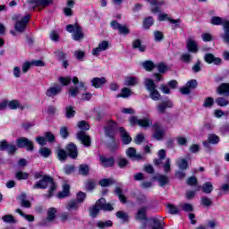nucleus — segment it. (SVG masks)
Listing matches in <instances>:
<instances>
[{"label":"nucleus","instance_id":"38","mask_svg":"<svg viewBox=\"0 0 229 229\" xmlns=\"http://www.w3.org/2000/svg\"><path fill=\"white\" fill-rule=\"evenodd\" d=\"M137 83H139V78L137 77H127L125 79V85L127 87L137 85Z\"/></svg>","mask_w":229,"mask_h":229},{"label":"nucleus","instance_id":"45","mask_svg":"<svg viewBox=\"0 0 229 229\" xmlns=\"http://www.w3.org/2000/svg\"><path fill=\"white\" fill-rule=\"evenodd\" d=\"M216 105H218V106H228L229 100H228V98L220 97L216 99Z\"/></svg>","mask_w":229,"mask_h":229},{"label":"nucleus","instance_id":"29","mask_svg":"<svg viewBox=\"0 0 229 229\" xmlns=\"http://www.w3.org/2000/svg\"><path fill=\"white\" fill-rule=\"evenodd\" d=\"M155 179L159 182L160 187H165L169 183V177L166 175L159 174L156 175Z\"/></svg>","mask_w":229,"mask_h":229},{"label":"nucleus","instance_id":"6","mask_svg":"<svg viewBox=\"0 0 229 229\" xmlns=\"http://www.w3.org/2000/svg\"><path fill=\"white\" fill-rule=\"evenodd\" d=\"M111 28L117 30L120 35H130V29L126 25H123L117 21H113L110 22Z\"/></svg>","mask_w":229,"mask_h":229},{"label":"nucleus","instance_id":"32","mask_svg":"<svg viewBox=\"0 0 229 229\" xmlns=\"http://www.w3.org/2000/svg\"><path fill=\"white\" fill-rule=\"evenodd\" d=\"M96 225L98 226V228L100 229L110 228L114 226V222H112L111 220L98 221L96 223Z\"/></svg>","mask_w":229,"mask_h":229},{"label":"nucleus","instance_id":"57","mask_svg":"<svg viewBox=\"0 0 229 229\" xmlns=\"http://www.w3.org/2000/svg\"><path fill=\"white\" fill-rule=\"evenodd\" d=\"M86 198H87V194H85V192L83 191H80L79 193H77L76 201L80 205V203H83V201H85Z\"/></svg>","mask_w":229,"mask_h":229},{"label":"nucleus","instance_id":"59","mask_svg":"<svg viewBox=\"0 0 229 229\" xmlns=\"http://www.w3.org/2000/svg\"><path fill=\"white\" fill-rule=\"evenodd\" d=\"M2 220L4 221V223H17V221H15V218H13V216L12 215H5L2 217Z\"/></svg>","mask_w":229,"mask_h":229},{"label":"nucleus","instance_id":"21","mask_svg":"<svg viewBox=\"0 0 229 229\" xmlns=\"http://www.w3.org/2000/svg\"><path fill=\"white\" fill-rule=\"evenodd\" d=\"M120 135L122 137V142L123 144H130L131 142V137L130 134L124 130L123 127L119 128Z\"/></svg>","mask_w":229,"mask_h":229},{"label":"nucleus","instance_id":"58","mask_svg":"<svg viewBox=\"0 0 229 229\" xmlns=\"http://www.w3.org/2000/svg\"><path fill=\"white\" fill-rule=\"evenodd\" d=\"M57 157L61 161L67 160V152H65V150H64V149H59L57 151Z\"/></svg>","mask_w":229,"mask_h":229},{"label":"nucleus","instance_id":"9","mask_svg":"<svg viewBox=\"0 0 229 229\" xmlns=\"http://www.w3.org/2000/svg\"><path fill=\"white\" fill-rule=\"evenodd\" d=\"M156 108L158 114H165L167 108H173V102L171 100L160 102L157 105Z\"/></svg>","mask_w":229,"mask_h":229},{"label":"nucleus","instance_id":"56","mask_svg":"<svg viewBox=\"0 0 229 229\" xmlns=\"http://www.w3.org/2000/svg\"><path fill=\"white\" fill-rule=\"evenodd\" d=\"M73 55H74L75 58H77L81 62H83V58H85V51L76 50L73 53Z\"/></svg>","mask_w":229,"mask_h":229},{"label":"nucleus","instance_id":"22","mask_svg":"<svg viewBox=\"0 0 229 229\" xmlns=\"http://www.w3.org/2000/svg\"><path fill=\"white\" fill-rule=\"evenodd\" d=\"M155 132H154V139L157 140H160L164 138V129H162V126L158 123L154 124Z\"/></svg>","mask_w":229,"mask_h":229},{"label":"nucleus","instance_id":"1","mask_svg":"<svg viewBox=\"0 0 229 229\" xmlns=\"http://www.w3.org/2000/svg\"><path fill=\"white\" fill-rule=\"evenodd\" d=\"M34 180H39L32 186L33 191L37 189L46 190L48 187V193L45 195L46 198H52L53 192L56 191V183L55 180L49 175H44L42 172H37L34 174Z\"/></svg>","mask_w":229,"mask_h":229},{"label":"nucleus","instance_id":"54","mask_svg":"<svg viewBox=\"0 0 229 229\" xmlns=\"http://www.w3.org/2000/svg\"><path fill=\"white\" fill-rule=\"evenodd\" d=\"M181 60L184 62V64H191V62L192 61V55L189 53L182 54L181 56Z\"/></svg>","mask_w":229,"mask_h":229},{"label":"nucleus","instance_id":"33","mask_svg":"<svg viewBox=\"0 0 229 229\" xmlns=\"http://www.w3.org/2000/svg\"><path fill=\"white\" fill-rule=\"evenodd\" d=\"M117 130V123L114 121H110L106 127V135H110V133H114Z\"/></svg>","mask_w":229,"mask_h":229},{"label":"nucleus","instance_id":"40","mask_svg":"<svg viewBox=\"0 0 229 229\" xmlns=\"http://www.w3.org/2000/svg\"><path fill=\"white\" fill-rule=\"evenodd\" d=\"M21 205L24 207L25 208H30L31 207V202L30 200L26 199V194L22 193L20 196Z\"/></svg>","mask_w":229,"mask_h":229},{"label":"nucleus","instance_id":"2","mask_svg":"<svg viewBox=\"0 0 229 229\" xmlns=\"http://www.w3.org/2000/svg\"><path fill=\"white\" fill-rule=\"evenodd\" d=\"M31 15L27 14L25 16H21V14H15L13 17V21H16V23L14 24V30L15 31H18V33H23V31L26 30V26H28V22H30Z\"/></svg>","mask_w":229,"mask_h":229},{"label":"nucleus","instance_id":"41","mask_svg":"<svg viewBox=\"0 0 229 229\" xmlns=\"http://www.w3.org/2000/svg\"><path fill=\"white\" fill-rule=\"evenodd\" d=\"M202 191L205 192V194H210L212 191H214V186L212 185V182H208L202 185Z\"/></svg>","mask_w":229,"mask_h":229},{"label":"nucleus","instance_id":"43","mask_svg":"<svg viewBox=\"0 0 229 229\" xmlns=\"http://www.w3.org/2000/svg\"><path fill=\"white\" fill-rule=\"evenodd\" d=\"M21 107V104L17 100L7 101V108L10 110H17Z\"/></svg>","mask_w":229,"mask_h":229},{"label":"nucleus","instance_id":"24","mask_svg":"<svg viewBox=\"0 0 229 229\" xmlns=\"http://www.w3.org/2000/svg\"><path fill=\"white\" fill-rule=\"evenodd\" d=\"M220 96H229V83H222L216 89Z\"/></svg>","mask_w":229,"mask_h":229},{"label":"nucleus","instance_id":"8","mask_svg":"<svg viewBox=\"0 0 229 229\" xmlns=\"http://www.w3.org/2000/svg\"><path fill=\"white\" fill-rule=\"evenodd\" d=\"M53 0H30L28 2L29 8L31 10H34V8H37L38 6H43L46 8L48 4H51Z\"/></svg>","mask_w":229,"mask_h":229},{"label":"nucleus","instance_id":"20","mask_svg":"<svg viewBox=\"0 0 229 229\" xmlns=\"http://www.w3.org/2000/svg\"><path fill=\"white\" fill-rule=\"evenodd\" d=\"M105 83H106V79L105 77H96L91 80V85L95 89H101Z\"/></svg>","mask_w":229,"mask_h":229},{"label":"nucleus","instance_id":"36","mask_svg":"<svg viewBox=\"0 0 229 229\" xmlns=\"http://www.w3.org/2000/svg\"><path fill=\"white\" fill-rule=\"evenodd\" d=\"M115 216L118 219H121L123 221V223H126L130 219L128 213H126L124 211H117Z\"/></svg>","mask_w":229,"mask_h":229},{"label":"nucleus","instance_id":"25","mask_svg":"<svg viewBox=\"0 0 229 229\" xmlns=\"http://www.w3.org/2000/svg\"><path fill=\"white\" fill-rule=\"evenodd\" d=\"M186 47L189 51V53H198V43L192 39H189L186 43Z\"/></svg>","mask_w":229,"mask_h":229},{"label":"nucleus","instance_id":"28","mask_svg":"<svg viewBox=\"0 0 229 229\" xmlns=\"http://www.w3.org/2000/svg\"><path fill=\"white\" fill-rule=\"evenodd\" d=\"M144 85L146 87V89L148 91V92H151V90H155L157 89V84L155 83V81L151 79H145L144 80Z\"/></svg>","mask_w":229,"mask_h":229},{"label":"nucleus","instance_id":"23","mask_svg":"<svg viewBox=\"0 0 229 229\" xmlns=\"http://www.w3.org/2000/svg\"><path fill=\"white\" fill-rule=\"evenodd\" d=\"M151 222V228L152 229H164V225H165L163 220H160L158 218L152 217L150 218Z\"/></svg>","mask_w":229,"mask_h":229},{"label":"nucleus","instance_id":"26","mask_svg":"<svg viewBox=\"0 0 229 229\" xmlns=\"http://www.w3.org/2000/svg\"><path fill=\"white\" fill-rule=\"evenodd\" d=\"M146 212H148V207H142L138 209L136 214L137 221H146Z\"/></svg>","mask_w":229,"mask_h":229},{"label":"nucleus","instance_id":"48","mask_svg":"<svg viewBox=\"0 0 229 229\" xmlns=\"http://www.w3.org/2000/svg\"><path fill=\"white\" fill-rule=\"evenodd\" d=\"M142 66L145 70L151 72L155 69V64L152 61H146L142 64Z\"/></svg>","mask_w":229,"mask_h":229},{"label":"nucleus","instance_id":"64","mask_svg":"<svg viewBox=\"0 0 229 229\" xmlns=\"http://www.w3.org/2000/svg\"><path fill=\"white\" fill-rule=\"evenodd\" d=\"M167 207H168L169 214L174 215V214H178L180 212V209H178V208H176V206H174V205L168 204Z\"/></svg>","mask_w":229,"mask_h":229},{"label":"nucleus","instance_id":"50","mask_svg":"<svg viewBox=\"0 0 229 229\" xmlns=\"http://www.w3.org/2000/svg\"><path fill=\"white\" fill-rule=\"evenodd\" d=\"M214 106V98L212 97H208L204 100L203 106L204 108H212Z\"/></svg>","mask_w":229,"mask_h":229},{"label":"nucleus","instance_id":"49","mask_svg":"<svg viewBox=\"0 0 229 229\" xmlns=\"http://www.w3.org/2000/svg\"><path fill=\"white\" fill-rule=\"evenodd\" d=\"M17 180H28L30 178V174L26 172H17L15 174Z\"/></svg>","mask_w":229,"mask_h":229},{"label":"nucleus","instance_id":"16","mask_svg":"<svg viewBox=\"0 0 229 229\" xmlns=\"http://www.w3.org/2000/svg\"><path fill=\"white\" fill-rule=\"evenodd\" d=\"M97 205L99 206L101 210H105L108 212H111L112 210H114V206H112V204L110 203H106V199H105L104 198H101L100 199H98L97 201Z\"/></svg>","mask_w":229,"mask_h":229},{"label":"nucleus","instance_id":"14","mask_svg":"<svg viewBox=\"0 0 229 229\" xmlns=\"http://www.w3.org/2000/svg\"><path fill=\"white\" fill-rule=\"evenodd\" d=\"M126 156L131 160H142V155L137 154V150L132 147L127 148Z\"/></svg>","mask_w":229,"mask_h":229},{"label":"nucleus","instance_id":"30","mask_svg":"<svg viewBox=\"0 0 229 229\" xmlns=\"http://www.w3.org/2000/svg\"><path fill=\"white\" fill-rule=\"evenodd\" d=\"M169 21V22H171V24H180V22H182L181 19H171L169 17H167V14L165 13H161L158 15V21Z\"/></svg>","mask_w":229,"mask_h":229},{"label":"nucleus","instance_id":"27","mask_svg":"<svg viewBox=\"0 0 229 229\" xmlns=\"http://www.w3.org/2000/svg\"><path fill=\"white\" fill-rule=\"evenodd\" d=\"M70 191L71 186H69V184H64L63 186V191L57 194V198H59V199H64V198L69 197Z\"/></svg>","mask_w":229,"mask_h":229},{"label":"nucleus","instance_id":"3","mask_svg":"<svg viewBox=\"0 0 229 229\" xmlns=\"http://www.w3.org/2000/svg\"><path fill=\"white\" fill-rule=\"evenodd\" d=\"M66 31L68 33H72V38L73 40L80 42V40H83L84 34H83V29L76 23L74 25L69 24L66 26Z\"/></svg>","mask_w":229,"mask_h":229},{"label":"nucleus","instance_id":"13","mask_svg":"<svg viewBox=\"0 0 229 229\" xmlns=\"http://www.w3.org/2000/svg\"><path fill=\"white\" fill-rule=\"evenodd\" d=\"M204 60L205 62H207V64H214L215 65H221V64L223 63L221 58L216 57L212 54H206L204 56Z\"/></svg>","mask_w":229,"mask_h":229},{"label":"nucleus","instance_id":"11","mask_svg":"<svg viewBox=\"0 0 229 229\" xmlns=\"http://www.w3.org/2000/svg\"><path fill=\"white\" fill-rule=\"evenodd\" d=\"M77 139L78 140H80V142H81V144L86 146V148H89V146H90V136L87 135V133H85L84 131H79L77 133Z\"/></svg>","mask_w":229,"mask_h":229},{"label":"nucleus","instance_id":"15","mask_svg":"<svg viewBox=\"0 0 229 229\" xmlns=\"http://www.w3.org/2000/svg\"><path fill=\"white\" fill-rule=\"evenodd\" d=\"M224 33L221 34V38H223L224 42L225 44H229V21L225 20L224 21V23L222 24Z\"/></svg>","mask_w":229,"mask_h":229},{"label":"nucleus","instance_id":"19","mask_svg":"<svg viewBox=\"0 0 229 229\" xmlns=\"http://www.w3.org/2000/svg\"><path fill=\"white\" fill-rule=\"evenodd\" d=\"M66 151L71 158H76L78 157V148L74 143H70L66 146Z\"/></svg>","mask_w":229,"mask_h":229},{"label":"nucleus","instance_id":"46","mask_svg":"<svg viewBox=\"0 0 229 229\" xmlns=\"http://www.w3.org/2000/svg\"><path fill=\"white\" fill-rule=\"evenodd\" d=\"M114 192L122 203H126V197L123 194V190H121V188H115Z\"/></svg>","mask_w":229,"mask_h":229},{"label":"nucleus","instance_id":"18","mask_svg":"<svg viewBox=\"0 0 229 229\" xmlns=\"http://www.w3.org/2000/svg\"><path fill=\"white\" fill-rule=\"evenodd\" d=\"M65 208L68 212H77L80 209V203L76 199H72L66 203Z\"/></svg>","mask_w":229,"mask_h":229},{"label":"nucleus","instance_id":"51","mask_svg":"<svg viewBox=\"0 0 229 229\" xmlns=\"http://www.w3.org/2000/svg\"><path fill=\"white\" fill-rule=\"evenodd\" d=\"M89 165H81L79 167V173L82 174V176H87L89 174Z\"/></svg>","mask_w":229,"mask_h":229},{"label":"nucleus","instance_id":"10","mask_svg":"<svg viewBox=\"0 0 229 229\" xmlns=\"http://www.w3.org/2000/svg\"><path fill=\"white\" fill-rule=\"evenodd\" d=\"M61 92L62 86L55 84L47 89L46 96H47V98H55V96H58Z\"/></svg>","mask_w":229,"mask_h":229},{"label":"nucleus","instance_id":"17","mask_svg":"<svg viewBox=\"0 0 229 229\" xmlns=\"http://www.w3.org/2000/svg\"><path fill=\"white\" fill-rule=\"evenodd\" d=\"M219 137L216 134H209L208 137V140L203 141L202 145L204 148H210V144H218Z\"/></svg>","mask_w":229,"mask_h":229},{"label":"nucleus","instance_id":"5","mask_svg":"<svg viewBox=\"0 0 229 229\" xmlns=\"http://www.w3.org/2000/svg\"><path fill=\"white\" fill-rule=\"evenodd\" d=\"M56 212H58V210L55 208H48L47 212V219L40 222L41 226H47V223H53V221L56 219Z\"/></svg>","mask_w":229,"mask_h":229},{"label":"nucleus","instance_id":"53","mask_svg":"<svg viewBox=\"0 0 229 229\" xmlns=\"http://www.w3.org/2000/svg\"><path fill=\"white\" fill-rule=\"evenodd\" d=\"M179 207L184 212H192L194 210V208L190 203L180 204Z\"/></svg>","mask_w":229,"mask_h":229},{"label":"nucleus","instance_id":"37","mask_svg":"<svg viewBox=\"0 0 229 229\" xmlns=\"http://www.w3.org/2000/svg\"><path fill=\"white\" fill-rule=\"evenodd\" d=\"M16 214H20L21 217H24V219H26V221H29L30 223H33V221H35V216H33L32 215H26L24 214V212H22V210L19 208L16 209Z\"/></svg>","mask_w":229,"mask_h":229},{"label":"nucleus","instance_id":"55","mask_svg":"<svg viewBox=\"0 0 229 229\" xmlns=\"http://www.w3.org/2000/svg\"><path fill=\"white\" fill-rule=\"evenodd\" d=\"M152 24H153V17L146 18L143 21V27L145 28V30H149Z\"/></svg>","mask_w":229,"mask_h":229},{"label":"nucleus","instance_id":"60","mask_svg":"<svg viewBox=\"0 0 229 229\" xmlns=\"http://www.w3.org/2000/svg\"><path fill=\"white\" fill-rule=\"evenodd\" d=\"M128 165V159L124 157H119L118 158V166L120 169H124Z\"/></svg>","mask_w":229,"mask_h":229},{"label":"nucleus","instance_id":"34","mask_svg":"<svg viewBox=\"0 0 229 229\" xmlns=\"http://www.w3.org/2000/svg\"><path fill=\"white\" fill-rule=\"evenodd\" d=\"M225 21V19L219 16H214L211 18L210 23L213 24V26H223Z\"/></svg>","mask_w":229,"mask_h":229},{"label":"nucleus","instance_id":"44","mask_svg":"<svg viewBox=\"0 0 229 229\" xmlns=\"http://www.w3.org/2000/svg\"><path fill=\"white\" fill-rule=\"evenodd\" d=\"M132 47L134 49H139V51H140L141 53H144V51H146V47L141 45L140 39H135L132 42Z\"/></svg>","mask_w":229,"mask_h":229},{"label":"nucleus","instance_id":"62","mask_svg":"<svg viewBox=\"0 0 229 229\" xmlns=\"http://www.w3.org/2000/svg\"><path fill=\"white\" fill-rule=\"evenodd\" d=\"M200 205H202V207H210V205H212V200L207 197H202L200 199Z\"/></svg>","mask_w":229,"mask_h":229},{"label":"nucleus","instance_id":"42","mask_svg":"<svg viewBox=\"0 0 229 229\" xmlns=\"http://www.w3.org/2000/svg\"><path fill=\"white\" fill-rule=\"evenodd\" d=\"M149 98L153 100V101H160V98H161V95H160V92H158L156 89H152L151 91H149Z\"/></svg>","mask_w":229,"mask_h":229},{"label":"nucleus","instance_id":"31","mask_svg":"<svg viewBox=\"0 0 229 229\" xmlns=\"http://www.w3.org/2000/svg\"><path fill=\"white\" fill-rule=\"evenodd\" d=\"M100 162L104 167H113L114 160V157H100Z\"/></svg>","mask_w":229,"mask_h":229},{"label":"nucleus","instance_id":"4","mask_svg":"<svg viewBox=\"0 0 229 229\" xmlns=\"http://www.w3.org/2000/svg\"><path fill=\"white\" fill-rule=\"evenodd\" d=\"M129 123L131 126H135V124H138V126H141V128H149V126L153 124V122L149 118L139 119L136 116H131L129 119Z\"/></svg>","mask_w":229,"mask_h":229},{"label":"nucleus","instance_id":"47","mask_svg":"<svg viewBox=\"0 0 229 229\" xmlns=\"http://www.w3.org/2000/svg\"><path fill=\"white\" fill-rule=\"evenodd\" d=\"M131 96V90L128 88H123L122 89V93L120 95H117L116 98H130Z\"/></svg>","mask_w":229,"mask_h":229},{"label":"nucleus","instance_id":"39","mask_svg":"<svg viewBox=\"0 0 229 229\" xmlns=\"http://www.w3.org/2000/svg\"><path fill=\"white\" fill-rule=\"evenodd\" d=\"M176 162L179 169H182V171H185V169H188L189 163L187 162V160H185V158H180Z\"/></svg>","mask_w":229,"mask_h":229},{"label":"nucleus","instance_id":"52","mask_svg":"<svg viewBox=\"0 0 229 229\" xmlns=\"http://www.w3.org/2000/svg\"><path fill=\"white\" fill-rule=\"evenodd\" d=\"M39 154L41 155V157H44V158H47L51 156V149L43 147L39 149Z\"/></svg>","mask_w":229,"mask_h":229},{"label":"nucleus","instance_id":"61","mask_svg":"<svg viewBox=\"0 0 229 229\" xmlns=\"http://www.w3.org/2000/svg\"><path fill=\"white\" fill-rule=\"evenodd\" d=\"M77 126L80 130H83V131L90 130V126L85 121L79 122Z\"/></svg>","mask_w":229,"mask_h":229},{"label":"nucleus","instance_id":"63","mask_svg":"<svg viewBox=\"0 0 229 229\" xmlns=\"http://www.w3.org/2000/svg\"><path fill=\"white\" fill-rule=\"evenodd\" d=\"M75 114H76V111H74V109H72V106H67L66 107V117H67V119H71V118L74 117Z\"/></svg>","mask_w":229,"mask_h":229},{"label":"nucleus","instance_id":"35","mask_svg":"<svg viewBox=\"0 0 229 229\" xmlns=\"http://www.w3.org/2000/svg\"><path fill=\"white\" fill-rule=\"evenodd\" d=\"M99 210H101V208L98 205V202H96V204L89 208V216L96 217L98 214H99Z\"/></svg>","mask_w":229,"mask_h":229},{"label":"nucleus","instance_id":"7","mask_svg":"<svg viewBox=\"0 0 229 229\" xmlns=\"http://www.w3.org/2000/svg\"><path fill=\"white\" fill-rule=\"evenodd\" d=\"M16 144L18 148H27L28 151H33V141L28 138L21 137L17 140Z\"/></svg>","mask_w":229,"mask_h":229},{"label":"nucleus","instance_id":"12","mask_svg":"<svg viewBox=\"0 0 229 229\" xmlns=\"http://www.w3.org/2000/svg\"><path fill=\"white\" fill-rule=\"evenodd\" d=\"M108 41L100 42L98 47L92 50L93 56H99V53H101V51H106V49H108Z\"/></svg>","mask_w":229,"mask_h":229}]
</instances>
